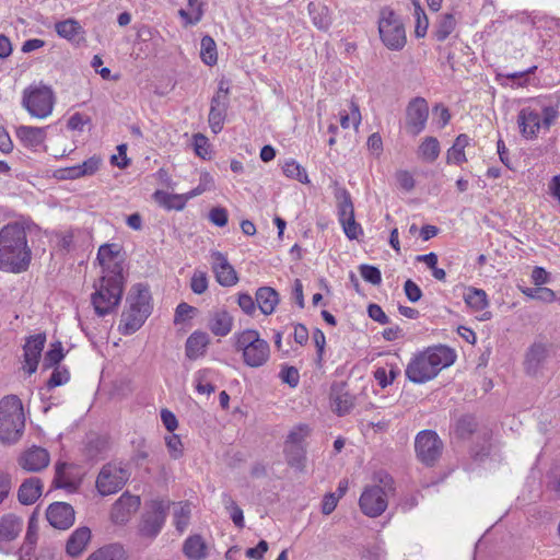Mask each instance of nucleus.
<instances>
[{
	"instance_id": "nucleus-1",
	"label": "nucleus",
	"mask_w": 560,
	"mask_h": 560,
	"mask_svg": "<svg viewBox=\"0 0 560 560\" xmlns=\"http://www.w3.org/2000/svg\"><path fill=\"white\" fill-rule=\"evenodd\" d=\"M32 250L27 245L24 225L8 223L0 230V269L11 272L25 271L31 262Z\"/></svg>"
},
{
	"instance_id": "nucleus-2",
	"label": "nucleus",
	"mask_w": 560,
	"mask_h": 560,
	"mask_svg": "<svg viewBox=\"0 0 560 560\" xmlns=\"http://www.w3.org/2000/svg\"><path fill=\"white\" fill-rule=\"evenodd\" d=\"M455 352L446 346L429 347L415 354L405 370L406 377L415 384H424L455 361Z\"/></svg>"
},
{
	"instance_id": "nucleus-3",
	"label": "nucleus",
	"mask_w": 560,
	"mask_h": 560,
	"mask_svg": "<svg viewBox=\"0 0 560 560\" xmlns=\"http://www.w3.org/2000/svg\"><path fill=\"white\" fill-rule=\"evenodd\" d=\"M373 482L362 492L359 504L366 516L377 517L387 509L388 499L395 493V482L384 470L374 474Z\"/></svg>"
},
{
	"instance_id": "nucleus-4",
	"label": "nucleus",
	"mask_w": 560,
	"mask_h": 560,
	"mask_svg": "<svg viewBox=\"0 0 560 560\" xmlns=\"http://www.w3.org/2000/svg\"><path fill=\"white\" fill-rule=\"evenodd\" d=\"M25 418L22 401L9 395L0 400V441L7 444L18 442L24 431Z\"/></svg>"
},
{
	"instance_id": "nucleus-5",
	"label": "nucleus",
	"mask_w": 560,
	"mask_h": 560,
	"mask_svg": "<svg viewBox=\"0 0 560 560\" xmlns=\"http://www.w3.org/2000/svg\"><path fill=\"white\" fill-rule=\"evenodd\" d=\"M124 276L103 275L94 283L95 291L91 301L98 316H105L117 308L124 293Z\"/></svg>"
},
{
	"instance_id": "nucleus-6",
	"label": "nucleus",
	"mask_w": 560,
	"mask_h": 560,
	"mask_svg": "<svg viewBox=\"0 0 560 560\" xmlns=\"http://www.w3.org/2000/svg\"><path fill=\"white\" fill-rule=\"evenodd\" d=\"M233 339L234 348L237 352H242L245 365L257 369L268 362L270 346L256 329H245L235 334Z\"/></svg>"
},
{
	"instance_id": "nucleus-7",
	"label": "nucleus",
	"mask_w": 560,
	"mask_h": 560,
	"mask_svg": "<svg viewBox=\"0 0 560 560\" xmlns=\"http://www.w3.org/2000/svg\"><path fill=\"white\" fill-rule=\"evenodd\" d=\"M558 115L559 113L553 106H545L541 109L524 107L517 115L520 133L527 140L536 139L541 129L545 131L550 129Z\"/></svg>"
},
{
	"instance_id": "nucleus-8",
	"label": "nucleus",
	"mask_w": 560,
	"mask_h": 560,
	"mask_svg": "<svg viewBox=\"0 0 560 560\" xmlns=\"http://www.w3.org/2000/svg\"><path fill=\"white\" fill-rule=\"evenodd\" d=\"M55 95L51 88L44 84H33L23 91L22 106L32 117L44 119L54 109Z\"/></svg>"
},
{
	"instance_id": "nucleus-9",
	"label": "nucleus",
	"mask_w": 560,
	"mask_h": 560,
	"mask_svg": "<svg viewBox=\"0 0 560 560\" xmlns=\"http://www.w3.org/2000/svg\"><path fill=\"white\" fill-rule=\"evenodd\" d=\"M378 32L383 44L390 50H401L407 42L405 25L398 14L388 8L380 13Z\"/></svg>"
},
{
	"instance_id": "nucleus-10",
	"label": "nucleus",
	"mask_w": 560,
	"mask_h": 560,
	"mask_svg": "<svg viewBox=\"0 0 560 560\" xmlns=\"http://www.w3.org/2000/svg\"><path fill=\"white\" fill-rule=\"evenodd\" d=\"M557 346L548 339L535 340L524 355V371L529 376L538 375L551 357L556 355Z\"/></svg>"
},
{
	"instance_id": "nucleus-11",
	"label": "nucleus",
	"mask_w": 560,
	"mask_h": 560,
	"mask_svg": "<svg viewBox=\"0 0 560 560\" xmlns=\"http://www.w3.org/2000/svg\"><path fill=\"white\" fill-rule=\"evenodd\" d=\"M417 458L427 466H433L443 451V442L432 430L420 431L415 439Z\"/></svg>"
},
{
	"instance_id": "nucleus-12",
	"label": "nucleus",
	"mask_w": 560,
	"mask_h": 560,
	"mask_svg": "<svg viewBox=\"0 0 560 560\" xmlns=\"http://www.w3.org/2000/svg\"><path fill=\"white\" fill-rule=\"evenodd\" d=\"M170 509V502L164 500H153L150 503V510L147 511L139 527V532L142 536L154 538L162 530L167 512Z\"/></svg>"
},
{
	"instance_id": "nucleus-13",
	"label": "nucleus",
	"mask_w": 560,
	"mask_h": 560,
	"mask_svg": "<svg viewBox=\"0 0 560 560\" xmlns=\"http://www.w3.org/2000/svg\"><path fill=\"white\" fill-rule=\"evenodd\" d=\"M129 479V472L116 464H107L100 471L96 488L102 495H109L119 491Z\"/></svg>"
},
{
	"instance_id": "nucleus-14",
	"label": "nucleus",
	"mask_w": 560,
	"mask_h": 560,
	"mask_svg": "<svg viewBox=\"0 0 560 560\" xmlns=\"http://www.w3.org/2000/svg\"><path fill=\"white\" fill-rule=\"evenodd\" d=\"M429 118V105L423 97H413L406 107L405 128L411 136H418L425 129Z\"/></svg>"
},
{
	"instance_id": "nucleus-15",
	"label": "nucleus",
	"mask_w": 560,
	"mask_h": 560,
	"mask_svg": "<svg viewBox=\"0 0 560 560\" xmlns=\"http://www.w3.org/2000/svg\"><path fill=\"white\" fill-rule=\"evenodd\" d=\"M97 260L102 266L103 275L124 276V255L119 244L112 243L100 246Z\"/></svg>"
},
{
	"instance_id": "nucleus-16",
	"label": "nucleus",
	"mask_w": 560,
	"mask_h": 560,
	"mask_svg": "<svg viewBox=\"0 0 560 560\" xmlns=\"http://www.w3.org/2000/svg\"><path fill=\"white\" fill-rule=\"evenodd\" d=\"M229 89L221 83L217 93L211 98L209 112V126L214 133H219L224 125L229 107Z\"/></svg>"
},
{
	"instance_id": "nucleus-17",
	"label": "nucleus",
	"mask_w": 560,
	"mask_h": 560,
	"mask_svg": "<svg viewBox=\"0 0 560 560\" xmlns=\"http://www.w3.org/2000/svg\"><path fill=\"white\" fill-rule=\"evenodd\" d=\"M211 267L220 285L232 287L237 283L238 277L235 269L221 252L211 253Z\"/></svg>"
},
{
	"instance_id": "nucleus-18",
	"label": "nucleus",
	"mask_w": 560,
	"mask_h": 560,
	"mask_svg": "<svg viewBox=\"0 0 560 560\" xmlns=\"http://www.w3.org/2000/svg\"><path fill=\"white\" fill-rule=\"evenodd\" d=\"M49 462L50 456L47 450L35 445L25 450L18 459L22 469L33 472L43 470Z\"/></svg>"
},
{
	"instance_id": "nucleus-19",
	"label": "nucleus",
	"mask_w": 560,
	"mask_h": 560,
	"mask_svg": "<svg viewBox=\"0 0 560 560\" xmlns=\"http://www.w3.org/2000/svg\"><path fill=\"white\" fill-rule=\"evenodd\" d=\"M330 407L338 416L348 413L350 409V387L347 378L335 380L332 382Z\"/></svg>"
},
{
	"instance_id": "nucleus-20",
	"label": "nucleus",
	"mask_w": 560,
	"mask_h": 560,
	"mask_svg": "<svg viewBox=\"0 0 560 560\" xmlns=\"http://www.w3.org/2000/svg\"><path fill=\"white\" fill-rule=\"evenodd\" d=\"M330 407L338 416L348 413L350 409V387L347 378L335 380L332 382Z\"/></svg>"
},
{
	"instance_id": "nucleus-21",
	"label": "nucleus",
	"mask_w": 560,
	"mask_h": 560,
	"mask_svg": "<svg viewBox=\"0 0 560 560\" xmlns=\"http://www.w3.org/2000/svg\"><path fill=\"white\" fill-rule=\"evenodd\" d=\"M46 517L52 527L67 529L74 522V510L68 503L55 502L48 506Z\"/></svg>"
},
{
	"instance_id": "nucleus-22",
	"label": "nucleus",
	"mask_w": 560,
	"mask_h": 560,
	"mask_svg": "<svg viewBox=\"0 0 560 560\" xmlns=\"http://www.w3.org/2000/svg\"><path fill=\"white\" fill-rule=\"evenodd\" d=\"M140 506V498L124 493L113 505L110 517L115 524H125Z\"/></svg>"
},
{
	"instance_id": "nucleus-23",
	"label": "nucleus",
	"mask_w": 560,
	"mask_h": 560,
	"mask_svg": "<svg viewBox=\"0 0 560 560\" xmlns=\"http://www.w3.org/2000/svg\"><path fill=\"white\" fill-rule=\"evenodd\" d=\"M46 342L45 334L31 336L24 345L23 369L31 375L37 370L39 358Z\"/></svg>"
},
{
	"instance_id": "nucleus-24",
	"label": "nucleus",
	"mask_w": 560,
	"mask_h": 560,
	"mask_svg": "<svg viewBox=\"0 0 560 560\" xmlns=\"http://www.w3.org/2000/svg\"><path fill=\"white\" fill-rule=\"evenodd\" d=\"M332 194L336 199L339 221L346 236L350 240V198L346 188L340 187L338 182L332 183Z\"/></svg>"
},
{
	"instance_id": "nucleus-25",
	"label": "nucleus",
	"mask_w": 560,
	"mask_h": 560,
	"mask_svg": "<svg viewBox=\"0 0 560 560\" xmlns=\"http://www.w3.org/2000/svg\"><path fill=\"white\" fill-rule=\"evenodd\" d=\"M233 316L223 308L214 310L209 313L208 328L218 337L228 336L233 328Z\"/></svg>"
},
{
	"instance_id": "nucleus-26",
	"label": "nucleus",
	"mask_w": 560,
	"mask_h": 560,
	"mask_svg": "<svg viewBox=\"0 0 560 560\" xmlns=\"http://www.w3.org/2000/svg\"><path fill=\"white\" fill-rule=\"evenodd\" d=\"M23 522L13 514L0 518V551H4L2 544L14 540L21 533Z\"/></svg>"
},
{
	"instance_id": "nucleus-27",
	"label": "nucleus",
	"mask_w": 560,
	"mask_h": 560,
	"mask_svg": "<svg viewBox=\"0 0 560 560\" xmlns=\"http://www.w3.org/2000/svg\"><path fill=\"white\" fill-rule=\"evenodd\" d=\"M210 343V337L205 331H194L186 340L185 353L190 360L205 355Z\"/></svg>"
},
{
	"instance_id": "nucleus-28",
	"label": "nucleus",
	"mask_w": 560,
	"mask_h": 560,
	"mask_svg": "<svg viewBox=\"0 0 560 560\" xmlns=\"http://www.w3.org/2000/svg\"><path fill=\"white\" fill-rule=\"evenodd\" d=\"M57 34L72 44L79 45L84 39V30L74 19H67L55 24Z\"/></svg>"
},
{
	"instance_id": "nucleus-29",
	"label": "nucleus",
	"mask_w": 560,
	"mask_h": 560,
	"mask_svg": "<svg viewBox=\"0 0 560 560\" xmlns=\"http://www.w3.org/2000/svg\"><path fill=\"white\" fill-rule=\"evenodd\" d=\"M149 313L129 306L127 311L121 314L120 331L122 335H131L136 332L143 325L149 317Z\"/></svg>"
},
{
	"instance_id": "nucleus-30",
	"label": "nucleus",
	"mask_w": 560,
	"mask_h": 560,
	"mask_svg": "<svg viewBox=\"0 0 560 560\" xmlns=\"http://www.w3.org/2000/svg\"><path fill=\"white\" fill-rule=\"evenodd\" d=\"M16 137L25 148L36 149L46 139V129L42 127L20 126L16 129Z\"/></svg>"
},
{
	"instance_id": "nucleus-31",
	"label": "nucleus",
	"mask_w": 560,
	"mask_h": 560,
	"mask_svg": "<svg viewBox=\"0 0 560 560\" xmlns=\"http://www.w3.org/2000/svg\"><path fill=\"white\" fill-rule=\"evenodd\" d=\"M90 540L91 530L89 527L82 526L77 528L67 540V553L71 557H78L84 551Z\"/></svg>"
},
{
	"instance_id": "nucleus-32",
	"label": "nucleus",
	"mask_w": 560,
	"mask_h": 560,
	"mask_svg": "<svg viewBox=\"0 0 560 560\" xmlns=\"http://www.w3.org/2000/svg\"><path fill=\"white\" fill-rule=\"evenodd\" d=\"M127 301L130 307L151 314V293L147 285L142 283L135 284L130 290Z\"/></svg>"
},
{
	"instance_id": "nucleus-33",
	"label": "nucleus",
	"mask_w": 560,
	"mask_h": 560,
	"mask_svg": "<svg viewBox=\"0 0 560 560\" xmlns=\"http://www.w3.org/2000/svg\"><path fill=\"white\" fill-rule=\"evenodd\" d=\"M43 483L39 478L31 477L20 486L19 489V501L22 504H33L42 494Z\"/></svg>"
},
{
	"instance_id": "nucleus-34",
	"label": "nucleus",
	"mask_w": 560,
	"mask_h": 560,
	"mask_svg": "<svg viewBox=\"0 0 560 560\" xmlns=\"http://www.w3.org/2000/svg\"><path fill=\"white\" fill-rule=\"evenodd\" d=\"M470 144V138L466 133L456 137L453 145L446 152V163L462 165L467 162L465 149Z\"/></svg>"
},
{
	"instance_id": "nucleus-35",
	"label": "nucleus",
	"mask_w": 560,
	"mask_h": 560,
	"mask_svg": "<svg viewBox=\"0 0 560 560\" xmlns=\"http://www.w3.org/2000/svg\"><path fill=\"white\" fill-rule=\"evenodd\" d=\"M256 303L262 314L270 315L279 303V294L270 287H261L256 291Z\"/></svg>"
},
{
	"instance_id": "nucleus-36",
	"label": "nucleus",
	"mask_w": 560,
	"mask_h": 560,
	"mask_svg": "<svg viewBox=\"0 0 560 560\" xmlns=\"http://www.w3.org/2000/svg\"><path fill=\"white\" fill-rule=\"evenodd\" d=\"M183 553L189 560H202L207 557V545L200 535L189 536L183 545Z\"/></svg>"
},
{
	"instance_id": "nucleus-37",
	"label": "nucleus",
	"mask_w": 560,
	"mask_h": 560,
	"mask_svg": "<svg viewBox=\"0 0 560 560\" xmlns=\"http://www.w3.org/2000/svg\"><path fill=\"white\" fill-rule=\"evenodd\" d=\"M153 199L155 202H158L160 206L168 209V210H183L186 206V202L189 200L188 196L186 194L183 195H176V194H168L163 190H156L153 194Z\"/></svg>"
},
{
	"instance_id": "nucleus-38",
	"label": "nucleus",
	"mask_w": 560,
	"mask_h": 560,
	"mask_svg": "<svg viewBox=\"0 0 560 560\" xmlns=\"http://www.w3.org/2000/svg\"><path fill=\"white\" fill-rule=\"evenodd\" d=\"M86 560H127V555L121 545L109 544L93 551Z\"/></svg>"
},
{
	"instance_id": "nucleus-39",
	"label": "nucleus",
	"mask_w": 560,
	"mask_h": 560,
	"mask_svg": "<svg viewBox=\"0 0 560 560\" xmlns=\"http://www.w3.org/2000/svg\"><path fill=\"white\" fill-rule=\"evenodd\" d=\"M457 20L452 13H445L439 16L435 24L434 37L439 42H444L456 28Z\"/></svg>"
},
{
	"instance_id": "nucleus-40",
	"label": "nucleus",
	"mask_w": 560,
	"mask_h": 560,
	"mask_svg": "<svg viewBox=\"0 0 560 560\" xmlns=\"http://www.w3.org/2000/svg\"><path fill=\"white\" fill-rule=\"evenodd\" d=\"M441 152V145L435 137H425L418 148V155L423 161L434 162Z\"/></svg>"
},
{
	"instance_id": "nucleus-41",
	"label": "nucleus",
	"mask_w": 560,
	"mask_h": 560,
	"mask_svg": "<svg viewBox=\"0 0 560 560\" xmlns=\"http://www.w3.org/2000/svg\"><path fill=\"white\" fill-rule=\"evenodd\" d=\"M191 515L190 504L187 502H178L174 504L173 516L174 525L179 533H183L189 525Z\"/></svg>"
},
{
	"instance_id": "nucleus-42",
	"label": "nucleus",
	"mask_w": 560,
	"mask_h": 560,
	"mask_svg": "<svg viewBox=\"0 0 560 560\" xmlns=\"http://www.w3.org/2000/svg\"><path fill=\"white\" fill-rule=\"evenodd\" d=\"M308 13L312 18L313 24L318 30H327L330 24L328 9L319 3L311 2L308 4Z\"/></svg>"
},
{
	"instance_id": "nucleus-43",
	"label": "nucleus",
	"mask_w": 560,
	"mask_h": 560,
	"mask_svg": "<svg viewBox=\"0 0 560 560\" xmlns=\"http://www.w3.org/2000/svg\"><path fill=\"white\" fill-rule=\"evenodd\" d=\"M38 529H39L38 518H37L36 514L33 513L28 520L26 536H25L24 544L22 546V551L26 556H30L34 550V547L37 541Z\"/></svg>"
},
{
	"instance_id": "nucleus-44",
	"label": "nucleus",
	"mask_w": 560,
	"mask_h": 560,
	"mask_svg": "<svg viewBox=\"0 0 560 560\" xmlns=\"http://www.w3.org/2000/svg\"><path fill=\"white\" fill-rule=\"evenodd\" d=\"M464 300L474 311H482L489 305L487 294L481 289L469 288Z\"/></svg>"
},
{
	"instance_id": "nucleus-45",
	"label": "nucleus",
	"mask_w": 560,
	"mask_h": 560,
	"mask_svg": "<svg viewBox=\"0 0 560 560\" xmlns=\"http://www.w3.org/2000/svg\"><path fill=\"white\" fill-rule=\"evenodd\" d=\"M200 57L202 61L209 66L214 65L218 60L215 42L208 35L201 38Z\"/></svg>"
},
{
	"instance_id": "nucleus-46",
	"label": "nucleus",
	"mask_w": 560,
	"mask_h": 560,
	"mask_svg": "<svg viewBox=\"0 0 560 560\" xmlns=\"http://www.w3.org/2000/svg\"><path fill=\"white\" fill-rule=\"evenodd\" d=\"M521 291L525 296L545 303H551L557 300L555 291L547 287L523 288Z\"/></svg>"
},
{
	"instance_id": "nucleus-47",
	"label": "nucleus",
	"mask_w": 560,
	"mask_h": 560,
	"mask_svg": "<svg viewBox=\"0 0 560 560\" xmlns=\"http://www.w3.org/2000/svg\"><path fill=\"white\" fill-rule=\"evenodd\" d=\"M222 503L224 508L230 512V516L234 523V525L238 528L244 527V515L242 509L236 504V502L229 494H223Z\"/></svg>"
},
{
	"instance_id": "nucleus-48",
	"label": "nucleus",
	"mask_w": 560,
	"mask_h": 560,
	"mask_svg": "<svg viewBox=\"0 0 560 560\" xmlns=\"http://www.w3.org/2000/svg\"><path fill=\"white\" fill-rule=\"evenodd\" d=\"M285 456L291 467L302 469L305 460V451L302 445H285Z\"/></svg>"
},
{
	"instance_id": "nucleus-49",
	"label": "nucleus",
	"mask_w": 560,
	"mask_h": 560,
	"mask_svg": "<svg viewBox=\"0 0 560 560\" xmlns=\"http://www.w3.org/2000/svg\"><path fill=\"white\" fill-rule=\"evenodd\" d=\"M282 171L287 177L296 179L301 183L308 182L306 171L292 159L283 163Z\"/></svg>"
},
{
	"instance_id": "nucleus-50",
	"label": "nucleus",
	"mask_w": 560,
	"mask_h": 560,
	"mask_svg": "<svg viewBox=\"0 0 560 560\" xmlns=\"http://www.w3.org/2000/svg\"><path fill=\"white\" fill-rule=\"evenodd\" d=\"M67 467H68V465L66 463H58L56 465V472H55L52 483L56 488H62V489L72 491L75 489V485L67 476V474H66Z\"/></svg>"
},
{
	"instance_id": "nucleus-51",
	"label": "nucleus",
	"mask_w": 560,
	"mask_h": 560,
	"mask_svg": "<svg viewBox=\"0 0 560 560\" xmlns=\"http://www.w3.org/2000/svg\"><path fill=\"white\" fill-rule=\"evenodd\" d=\"M63 359L62 346L60 342L52 345V348L46 352L43 361L44 369H50Z\"/></svg>"
},
{
	"instance_id": "nucleus-52",
	"label": "nucleus",
	"mask_w": 560,
	"mask_h": 560,
	"mask_svg": "<svg viewBox=\"0 0 560 560\" xmlns=\"http://www.w3.org/2000/svg\"><path fill=\"white\" fill-rule=\"evenodd\" d=\"M190 289L196 294H202L208 289V277L205 271L195 270L190 279Z\"/></svg>"
},
{
	"instance_id": "nucleus-53",
	"label": "nucleus",
	"mask_w": 560,
	"mask_h": 560,
	"mask_svg": "<svg viewBox=\"0 0 560 560\" xmlns=\"http://www.w3.org/2000/svg\"><path fill=\"white\" fill-rule=\"evenodd\" d=\"M361 277L373 285H378L382 282V275L377 267L371 265H361L359 267Z\"/></svg>"
},
{
	"instance_id": "nucleus-54",
	"label": "nucleus",
	"mask_w": 560,
	"mask_h": 560,
	"mask_svg": "<svg viewBox=\"0 0 560 560\" xmlns=\"http://www.w3.org/2000/svg\"><path fill=\"white\" fill-rule=\"evenodd\" d=\"M311 430L306 424H300L294 428L288 435L287 445H301L308 436Z\"/></svg>"
},
{
	"instance_id": "nucleus-55",
	"label": "nucleus",
	"mask_w": 560,
	"mask_h": 560,
	"mask_svg": "<svg viewBox=\"0 0 560 560\" xmlns=\"http://www.w3.org/2000/svg\"><path fill=\"white\" fill-rule=\"evenodd\" d=\"M70 378V374L68 370L60 369L59 366L55 368L49 380L47 381V387L48 389H51L54 387L63 385L68 383Z\"/></svg>"
},
{
	"instance_id": "nucleus-56",
	"label": "nucleus",
	"mask_w": 560,
	"mask_h": 560,
	"mask_svg": "<svg viewBox=\"0 0 560 560\" xmlns=\"http://www.w3.org/2000/svg\"><path fill=\"white\" fill-rule=\"evenodd\" d=\"M415 4V14L417 16V26H416V35L418 37H423L425 35L428 28V19L423 9L421 8L418 1H413Z\"/></svg>"
},
{
	"instance_id": "nucleus-57",
	"label": "nucleus",
	"mask_w": 560,
	"mask_h": 560,
	"mask_svg": "<svg viewBox=\"0 0 560 560\" xmlns=\"http://www.w3.org/2000/svg\"><path fill=\"white\" fill-rule=\"evenodd\" d=\"M165 443L171 456L175 459L183 456L184 446L178 435L172 434L165 438Z\"/></svg>"
},
{
	"instance_id": "nucleus-58",
	"label": "nucleus",
	"mask_w": 560,
	"mask_h": 560,
	"mask_svg": "<svg viewBox=\"0 0 560 560\" xmlns=\"http://www.w3.org/2000/svg\"><path fill=\"white\" fill-rule=\"evenodd\" d=\"M212 187H213L212 177L208 173H205L200 177L199 185L196 188L188 191L186 195L188 196L189 199H191L194 197H197V196L203 194L207 190H210Z\"/></svg>"
},
{
	"instance_id": "nucleus-59",
	"label": "nucleus",
	"mask_w": 560,
	"mask_h": 560,
	"mask_svg": "<svg viewBox=\"0 0 560 560\" xmlns=\"http://www.w3.org/2000/svg\"><path fill=\"white\" fill-rule=\"evenodd\" d=\"M209 220L217 226L223 228L228 224L229 214L225 208L215 207L209 212Z\"/></svg>"
},
{
	"instance_id": "nucleus-60",
	"label": "nucleus",
	"mask_w": 560,
	"mask_h": 560,
	"mask_svg": "<svg viewBox=\"0 0 560 560\" xmlns=\"http://www.w3.org/2000/svg\"><path fill=\"white\" fill-rule=\"evenodd\" d=\"M368 315L371 319H373L374 322H376L381 325H386V324H389V322H390L389 317L385 314L383 308L378 304H375V303L369 304Z\"/></svg>"
},
{
	"instance_id": "nucleus-61",
	"label": "nucleus",
	"mask_w": 560,
	"mask_h": 560,
	"mask_svg": "<svg viewBox=\"0 0 560 560\" xmlns=\"http://www.w3.org/2000/svg\"><path fill=\"white\" fill-rule=\"evenodd\" d=\"M280 378L283 383L289 384L291 387H295L300 381V374L296 368L287 366L280 372Z\"/></svg>"
},
{
	"instance_id": "nucleus-62",
	"label": "nucleus",
	"mask_w": 560,
	"mask_h": 560,
	"mask_svg": "<svg viewBox=\"0 0 560 560\" xmlns=\"http://www.w3.org/2000/svg\"><path fill=\"white\" fill-rule=\"evenodd\" d=\"M476 429V423L472 417L465 416L462 417L456 425V430L460 436L471 434Z\"/></svg>"
},
{
	"instance_id": "nucleus-63",
	"label": "nucleus",
	"mask_w": 560,
	"mask_h": 560,
	"mask_svg": "<svg viewBox=\"0 0 560 560\" xmlns=\"http://www.w3.org/2000/svg\"><path fill=\"white\" fill-rule=\"evenodd\" d=\"M404 291H405L407 299L412 303L418 302L422 296V291H421L420 287L410 279H408L405 282Z\"/></svg>"
},
{
	"instance_id": "nucleus-64",
	"label": "nucleus",
	"mask_w": 560,
	"mask_h": 560,
	"mask_svg": "<svg viewBox=\"0 0 560 560\" xmlns=\"http://www.w3.org/2000/svg\"><path fill=\"white\" fill-rule=\"evenodd\" d=\"M237 304L241 307V310L247 315H253L256 311V302L247 293L238 294Z\"/></svg>"
}]
</instances>
